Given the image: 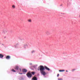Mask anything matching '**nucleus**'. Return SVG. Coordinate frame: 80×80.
<instances>
[{
	"label": "nucleus",
	"mask_w": 80,
	"mask_h": 80,
	"mask_svg": "<svg viewBox=\"0 0 80 80\" xmlns=\"http://www.w3.org/2000/svg\"><path fill=\"white\" fill-rule=\"evenodd\" d=\"M32 80H37V77L34 76L32 79Z\"/></svg>",
	"instance_id": "obj_5"
},
{
	"label": "nucleus",
	"mask_w": 80,
	"mask_h": 80,
	"mask_svg": "<svg viewBox=\"0 0 80 80\" xmlns=\"http://www.w3.org/2000/svg\"><path fill=\"white\" fill-rule=\"evenodd\" d=\"M19 74H20V75H22V74H23L22 73H19Z\"/></svg>",
	"instance_id": "obj_22"
},
{
	"label": "nucleus",
	"mask_w": 80,
	"mask_h": 80,
	"mask_svg": "<svg viewBox=\"0 0 80 80\" xmlns=\"http://www.w3.org/2000/svg\"><path fill=\"white\" fill-rule=\"evenodd\" d=\"M12 7L13 9H15V5H12Z\"/></svg>",
	"instance_id": "obj_10"
},
{
	"label": "nucleus",
	"mask_w": 80,
	"mask_h": 80,
	"mask_svg": "<svg viewBox=\"0 0 80 80\" xmlns=\"http://www.w3.org/2000/svg\"><path fill=\"white\" fill-rule=\"evenodd\" d=\"M28 21L29 22H31L32 20L31 19H28Z\"/></svg>",
	"instance_id": "obj_12"
},
{
	"label": "nucleus",
	"mask_w": 80,
	"mask_h": 80,
	"mask_svg": "<svg viewBox=\"0 0 80 80\" xmlns=\"http://www.w3.org/2000/svg\"><path fill=\"white\" fill-rule=\"evenodd\" d=\"M2 45H3V44H2Z\"/></svg>",
	"instance_id": "obj_25"
},
{
	"label": "nucleus",
	"mask_w": 80,
	"mask_h": 80,
	"mask_svg": "<svg viewBox=\"0 0 80 80\" xmlns=\"http://www.w3.org/2000/svg\"><path fill=\"white\" fill-rule=\"evenodd\" d=\"M31 73H32V75H35V72H32Z\"/></svg>",
	"instance_id": "obj_14"
},
{
	"label": "nucleus",
	"mask_w": 80,
	"mask_h": 80,
	"mask_svg": "<svg viewBox=\"0 0 80 80\" xmlns=\"http://www.w3.org/2000/svg\"><path fill=\"white\" fill-rule=\"evenodd\" d=\"M59 76V74H58V75H57V77H58Z\"/></svg>",
	"instance_id": "obj_21"
},
{
	"label": "nucleus",
	"mask_w": 80,
	"mask_h": 80,
	"mask_svg": "<svg viewBox=\"0 0 80 80\" xmlns=\"http://www.w3.org/2000/svg\"><path fill=\"white\" fill-rule=\"evenodd\" d=\"M23 72H27V70L25 69H23L22 70Z\"/></svg>",
	"instance_id": "obj_6"
},
{
	"label": "nucleus",
	"mask_w": 80,
	"mask_h": 80,
	"mask_svg": "<svg viewBox=\"0 0 80 80\" xmlns=\"http://www.w3.org/2000/svg\"><path fill=\"white\" fill-rule=\"evenodd\" d=\"M66 72H68V71L66 70Z\"/></svg>",
	"instance_id": "obj_24"
},
{
	"label": "nucleus",
	"mask_w": 80,
	"mask_h": 80,
	"mask_svg": "<svg viewBox=\"0 0 80 80\" xmlns=\"http://www.w3.org/2000/svg\"><path fill=\"white\" fill-rule=\"evenodd\" d=\"M6 59H10V57L9 56H6Z\"/></svg>",
	"instance_id": "obj_7"
},
{
	"label": "nucleus",
	"mask_w": 80,
	"mask_h": 80,
	"mask_svg": "<svg viewBox=\"0 0 80 80\" xmlns=\"http://www.w3.org/2000/svg\"><path fill=\"white\" fill-rule=\"evenodd\" d=\"M58 80H62V78H58Z\"/></svg>",
	"instance_id": "obj_16"
},
{
	"label": "nucleus",
	"mask_w": 80,
	"mask_h": 80,
	"mask_svg": "<svg viewBox=\"0 0 80 80\" xmlns=\"http://www.w3.org/2000/svg\"><path fill=\"white\" fill-rule=\"evenodd\" d=\"M46 34L48 35H50V32H47Z\"/></svg>",
	"instance_id": "obj_11"
},
{
	"label": "nucleus",
	"mask_w": 80,
	"mask_h": 80,
	"mask_svg": "<svg viewBox=\"0 0 80 80\" xmlns=\"http://www.w3.org/2000/svg\"><path fill=\"white\" fill-rule=\"evenodd\" d=\"M3 55L0 54V58H3Z\"/></svg>",
	"instance_id": "obj_8"
},
{
	"label": "nucleus",
	"mask_w": 80,
	"mask_h": 80,
	"mask_svg": "<svg viewBox=\"0 0 80 80\" xmlns=\"http://www.w3.org/2000/svg\"><path fill=\"white\" fill-rule=\"evenodd\" d=\"M27 76L28 78H31V77H32V75L31 73H30V72H28L27 74Z\"/></svg>",
	"instance_id": "obj_2"
},
{
	"label": "nucleus",
	"mask_w": 80,
	"mask_h": 80,
	"mask_svg": "<svg viewBox=\"0 0 80 80\" xmlns=\"http://www.w3.org/2000/svg\"><path fill=\"white\" fill-rule=\"evenodd\" d=\"M15 70H18V66H15Z\"/></svg>",
	"instance_id": "obj_9"
},
{
	"label": "nucleus",
	"mask_w": 80,
	"mask_h": 80,
	"mask_svg": "<svg viewBox=\"0 0 80 80\" xmlns=\"http://www.w3.org/2000/svg\"><path fill=\"white\" fill-rule=\"evenodd\" d=\"M39 70H40V72L44 71V70H45V67H43V66H40Z\"/></svg>",
	"instance_id": "obj_1"
},
{
	"label": "nucleus",
	"mask_w": 80,
	"mask_h": 80,
	"mask_svg": "<svg viewBox=\"0 0 80 80\" xmlns=\"http://www.w3.org/2000/svg\"><path fill=\"white\" fill-rule=\"evenodd\" d=\"M12 72H16V71L15 70H14V69H12Z\"/></svg>",
	"instance_id": "obj_15"
},
{
	"label": "nucleus",
	"mask_w": 80,
	"mask_h": 80,
	"mask_svg": "<svg viewBox=\"0 0 80 80\" xmlns=\"http://www.w3.org/2000/svg\"><path fill=\"white\" fill-rule=\"evenodd\" d=\"M44 68H45V69H46V70H48V71H49V70H50V69L46 66H44Z\"/></svg>",
	"instance_id": "obj_4"
},
{
	"label": "nucleus",
	"mask_w": 80,
	"mask_h": 80,
	"mask_svg": "<svg viewBox=\"0 0 80 80\" xmlns=\"http://www.w3.org/2000/svg\"><path fill=\"white\" fill-rule=\"evenodd\" d=\"M24 48H26V45H24Z\"/></svg>",
	"instance_id": "obj_17"
},
{
	"label": "nucleus",
	"mask_w": 80,
	"mask_h": 80,
	"mask_svg": "<svg viewBox=\"0 0 80 80\" xmlns=\"http://www.w3.org/2000/svg\"><path fill=\"white\" fill-rule=\"evenodd\" d=\"M41 73L43 75V76H45V75H46V73L45 72V71H40Z\"/></svg>",
	"instance_id": "obj_3"
},
{
	"label": "nucleus",
	"mask_w": 80,
	"mask_h": 80,
	"mask_svg": "<svg viewBox=\"0 0 80 80\" xmlns=\"http://www.w3.org/2000/svg\"><path fill=\"white\" fill-rule=\"evenodd\" d=\"M35 52V51H33L32 52V53H33V52Z\"/></svg>",
	"instance_id": "obj_19"
},
{
	"label": "nucleus",
	"mask_w": 80,
	"mask_h": 80,
	"mask_svg": "<svg viewBox=\"0 0 80 80\" xmlns=\"http://www.w3.org/2000/svg\"><path fill=\"white\" fill-rule=\"evenodd\" d=\"M38 71L40 70V69H39V68H38Z\"/></svg>",
	"instance_id": "obj_20"
},
{
	"label": "nucleus",
	"mask_w": 80,
	"mask_h": 80,
	"mask_svg": "<svg viewBox=\"0 0 80 80\" xmlns=\"http://www.w3.org/2000/svg\"><path fill=\"white\" fill-rule=\"evenodd\" d=\"M75 69H72V72H73V71H75Z\"/></svg>",
	"instance_id": "obj_18"
},
{
	"label": "nucleus",
	"mask_w": 80,
	"mask_h": 80,
	"mask_svg": "<svg viewBox=\"0 0 80 80\" xmlns=\"http://www.w3.org/2000/svg\"><path fill=\"white\" fill-rule=\"evenodd\" d=\"M19 69L20 70V71L21 72V69L20 68Z\"/></svg>",
	"instance_id": "obj_23"
},
{
	"label": "nucleus",
	"mask_w": 80,
	"mask_h": 80,
	"mask_svg": "<svg viewBox=\"0 0 80 80\" xmlns=\"http://www.w3.org/2000/svg\"><path fill=\"white\" fill-rule=\"evenodd\" d=\"M65 71L64 70H59V72H64Z\"/></svg>",
	"instance_id": "obj_13"
}]
</instances>
